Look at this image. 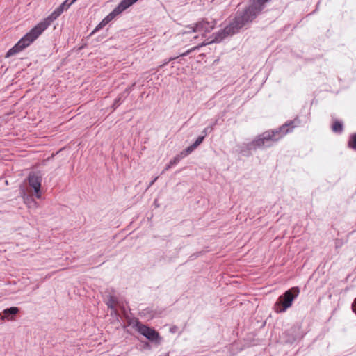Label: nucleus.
I'll use <instances>...</instances> for the list:
<instances>
[{
  "instance_id": "1",
  "label": "nucleus",
  "mask_w": 356,
  "mask_h": 356,
  "mask_svg": "<svg viewBox=\"0 0 356 356\" xmlns=\"http://www.w3.org/2000/svg\"><path fill=\"white\" fill-rule=\"evenodd\" d=\"M268 0H253L252 5L241 12H237L232 22L224 29L215 33L213 42H219L227 36L237 33L247 23L252 22L263 10Z\"/></svg>"
},
{
  "instance_id": "2",
  "label": "nucleus",
  "mask_w": 356,
  "mask_h": 356,
  "mask_svg": "<svg viewBox=\"0 0 356 356\" xmlns=\"http://www.w3.org/2000/svg\"><path fill=\"white\" fill-rule=\"evenodd\" d=\"M63 13L57 8L49 17L43 19L27 33L17 43L6 53V57H10L22 51L35 40L50 24Z\"/></svg>"
},
{
  "instance_id": "3",
  "label": "nucleus",
  "mask_w": 356,
  "mask_h": 356,
  "mask_svg": "<svg viewBox=\"0 0 356 356\" xmlns=\"http://www.w3.org/2000/svg\"><path fill=\"white\" fill-rule=\"evenodd\" d=\"M295 120L286 122L277 129L268 130L259 135L254 140L247 145L249 149H256L271 147L274 143L279 141L286 134L291 132L296 126Z\"/></svg>"
},
{
  "instance_id": "4",
  "label": "nucleus",
  "mask_w": 356,
  "mask_h": 356,
  "mask_svg": "<svg viewBox=\"0 0 356 356\" xmlns=\"http://www.w3.org/2000/svg\"><path fill=\"white\" fill-rule=\"evenodd\" d=\"M300 290L298 287H293L280 296L274 305V311L276 313H282L291 307L293 301L299 295Z\"/></svg>"
},
{
  "instance_id": "5",
  "label": "nucleus",
  "mask_w": 356,
  "mask_h": 356,
  "mask_svg": "<svg viewBox=\"0 0 356 356\" xmlns=\"http://www.w3.org/2000/svg\"><path fill=\"white\" fill-rule=\"evenodd\" d=\"M134 3H136L134 0H122L112 12L102 20V22L95 27L92 33L97 32L104 27L107 24L115 18L116 16L120 15Z\"/></svg>"
},
{
  "instance_id": "6",
  "label": "nucleus",
  "mask_w": 356,
  "mask_h": 356,
  "mask_svg": "<svg viewBox=\"0 0 356 356\" xmlns=\"http://www.w3.org/2000/svg\"><path fill=\"white\" fill-rule=\"evenodd\" d=\"M134 327L140 334L152 341H157L160 337L159 333L153 328L136 321Z\"/></svg>"
},
{
  "instance_id": "7",
  "label": "nucleus",
  "mask_w": 356,
  "mask_h": 356,
  "mask_svg": "<svg viewBox=\"0 0 356 356\" xmlns=\"http://www.w3.org/2000/svg\"><path fill=\"white\" fill-rule=\"evenodd\" d=\"M215 24V21L213 20L209 22L206 19H202L196 23L194 26L189 27L190 31L188 32L209 33L213 29Z\"/></svg>"
},
{
  "instance_id": "8",
  "label": "nucleus",
  "mask_w": 356,
  "mask_h": 356,
  "mask_svg": "<svg viewBox=\"0 0 356 356\" xmlns=\"http://www.w3.org/2000/svg\"><path fill=\"white\" fill-rule=\"evenodd\" d=\"M29 186L33 189L35 195L38 199L41 198L42 193L40 191L42 177L35 172H31L28 177Z\"/></svg>"
},
{
  "instance_id": "9",
  "label": "nucleus",
  "mask_w": 356,
  "mask_h": 356,
  "mask_svg": "<svg viewBox=\"0 0 356 356\" xmlns=\"http://www.w3.org/2000/svg\"><path fill=\"white\" fill-rule=\"evenodd\" d=\"M19 309L17 307H11L5 309L2 314H0V318L3 321L8 320L12 321L15 319V315L19 312Z\"/></svg>"
},
{
  "instance_id": "10",
  "label": "nucleus",
  "mask_w": 356,
  "mask_h": 356,
  "mask_svg": "<svg viewBox=\"0 0 356 356\" xmlns=\"http://www.w3.org/2000/svg\"><path fill=\"white\" fill-rule=\"evenodd\" d=\"M20 194L24 200V202L28 206L29 208H37V202L29 195L26 193L25 190L20 188Z\"/></svg>"
},
{
  "instance_id": "11",
  "label": "nucleus",
  "mask_w": 356,
  "mask_h": 356,
  "mask_svg": "<svg viewBox=\"0 0 356 356\" xmlns=\"http://www.w3.org/2000/svg\"><path fill=\"white\" fill-rule=\"evenodd\" d=\"M181 159V156L180 155H177L174 157L162 171V174L168 170L171 167L176 165L180 161Z\"/></svg>"
},
{
  "instance_id": "12",
  "label": "nucleus",
  "mask_w": 356,
  "mask_h": 356,
  "mask_svg": "<svg viewBox=\"0 0 356 356\" xmlns=\"http://www.w3.org/2000/svg\"><path fill=\"white\" fill-rule=\"evenodd\" d=\"M332 130L334 133H337V134L342 133V131L343 130V126L342 122H341L338 120L334 121L332 126Z\"/></svg>"
},
{
  "instance_id": "13",
  "label": "nucleus",
  "mask_w": 356,
  "mask_h": 356,
  "mask_svg": "<svg viewBox=\"0 0 356 356\" xmlns=\"http://www.w3.org/2000/svg\"><path fill=\"white\" fill-rule=\"evenodd\" d=\"M348 147L356 150V134L351 136L348 141Z\"/></svg>"
},
{
  "instance_id": "14",
  "label": "nucleus",
  "mask_w": 356,
  "mask_h": 356,
  "mask_svg": "<svg viewBox=\"0 0 356 356\" xmlns=\"http://www.w3.org/2000/svg\"><path fill=\"white\" fill-rule=\"evenodd\" d=\"M196 149V147L195 146H193V145L192 144L191 145H190L189 147H188L184 151H183L181 153V158L191 154L193 150H195Z\"/></svg>"
},
{
  "instance_id": "15",
  "label": "nucleus",
  "mask_w": 356,
  "mask_h": 356,
  "mask_svg": "<svg viewBox=\"0 0 356 356\" xmlns=\"http://www.w3.org/2000/svg\"><path fill=\"white\" fill-rule=\"evenodd\" d=\"M71 6L70 3L69 2V1H67L65 0L63 3H61L58 7V8L63 13L64 10H67L70 6Z\"/></svg>"
},
{
  "instance_id": "16",
  "label": "nucleus",
  "mask_w": 356,
  "mask_h": 356,
  "mask_svg": "<svg viewBox=\"0 0 356 356\" xmlns=\"http://www.w3.org/2000/svg\"><path fill=\"white\" fill-rule=\"evenodd\" d=\"M204 136H199L196 140L193 143V146H195L196 148L202 143L204 140Z\"/></svg>"
},
{
  "instance_id": "17",
  "label": "nucleus",
  "mask_w": 356,
  "mask_h": 356,
  "mask_svg": "<svg viewBox=\"0 0 356 356\" xmlns=\"http://www.w3.org/2000/svg\"><path fill=\"white\" fill-rule=\"evenodd\" d=\"M213 128L212 127H206V128L203 130V131H202V134H204V135H203V136H204V137H205V136L207 135V134H208V133L211 132V131L213 130Z\"/></svg>"
},
{
  "instance_id": "18",
  "label": "nucleus",
  "mask_w": 356,
  "mask_h": 356,
  "mask_svg": "<svg viewBox=\"0 0 356 356\" xmlns=\"http://www.w3.org/2000/svg\"><path fill=\"white\" fill-rule=\"evenodd\" d=\"M352 308L353 312L356 314V298L354 300V302L352 304Z\"/></svg>"
},
{
  "instance_id": "19",
  "label": "nucleus",
  "mask_w": 356,
  "mask_h": 356,
  "mask_svg": "<svg viewBox=\"0 0 356 356\" xmlns=\"http://www.w3.org/2000/svg\"><path fill=\"white\" fill-rule=\"evenodd\" d=\"M119 104H120V98H118L115 100V102L113 103V106L117 107V106H118Z\"/></svg>"
},
{
  "instance_id": "20",
  "label": "nucleus",
  "mask_w": 356,
  "mask_h": 356,
  "mask_svg": "<svg viewBox=\"0 0 356 356\" xmlns=\"http://www.w3.org/2000/svg\"><path fill=\"white\" fill-rule=\"evenodd\" d=\"M157 179H158V177H154V179L149 183L147 188L151 187L154 184V183L157 180Z\"/></svg>"
},
{
  "instance_id": "21",
  "label": "nucleus",
  "mask_w": 356,
  "mask_h": 356,
  "mask_svg": "<svg viewBox=\"0 0 356 356\" xmlns=\"http://www.w3.org/2000/svg\"><path fill=\"white\" fill-rule=\"evenodd\" d=\"M113 300H111L109 301V302L108 303V306L109 307H111V308H113Z\"/></svg>"
},
{
  "instance_id": "22",
  "label": "nucleus",
  "mask_w": 356,
  "mask_h": 356,
  "mask_svg": "<svg viewBox=\"0 0 356 356\" xmlns=\"http://www.w3.org/2000/svg\"><path fill=\"white\" fill-rule=\"evenodd\" d=\"M192 51V49H191V50H189V51H187L186 52H185V53L182 54L181 56H186V55H187L190 51Z\"/></svg>"
},
{
  "instance_id": "23",
  "label": "nucleus",
  "mask_w": 356,
  "mask_h": 356,
  "mask_svg": "<svg viewBox=\"0 0 356 356\" xmlns=\"http://www.w3.org/2000/svg\"><path fill=\"white\" fill-rule=\"evenodd\" d=\"M175 330H176V327H173L170 328V331H171L172 332H175Z\"/></svg>"
},
{
  "instance_id": "24",
  "label": "nucleus",
  "mask_w": 356,
  "mask_h": 356,
  "mask_svg": "<svg viewBox=\"0 0 356 356\" xmlns=\"http://www.w3.org/2000/svg\"><path fill=\"white\" fill-rule=\"evenodd\" d=\"M134 1H135V2H136L138 0H134Z\"/></svg>"
}]
</instances>
